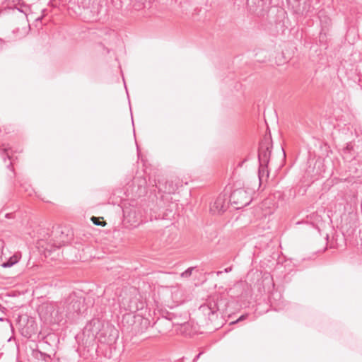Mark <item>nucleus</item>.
<instances>
[{
  "label": "nucleus",
  "mask_w": 362,
  "mask_h": 362,
  "mask_svg": "<svg viewBox=\"0 0 362 362\" xmlns=\"http://www.w3.org/2000/svg\"><path fill=\"white\" fill-rule=\"evenodd\" d=\"M251 200L252 198L250 194L243 188L235 189L230 196V202L234 204L237 209L247 206L251 202Z\"/></svg>",
  "instance_id": "nucleus-1"
},
{
  "label": "nucleus",
  "mask_w": 362,
  "mask_h": 362,
  "mask_svg": "<svg viewBox=\"0 0 362 362\" xmlns=\"http://www.w3.org/2000/svg\"><path fill=\"white\" fill-rule=\"evenodd\" d=\"M272 141L269 136H265L259 143L258 150L259 163L269 164L272 154Z\"/></svg>",
  "instance_id": "nucleus-2"
},
{
  "label": "nucleus",
  "mask_w": 362,
  "mask_h": 362,
  "mask_svg": "<svg viewBox=\"0 0 362 362\" xmlns=\"http://www.w3.org/2000/svg\"><path fill=\"white\" fill-rule=\"evenodd\" d=\"M199 310L211 322L218 319L219 308L217 300L215 299L208 300L205 304L199 307Z\"/></svg>",
  "instance_id": "nucleus-3"
},
{
  "label": "nucleus",
  "mask_w": 362,
  "mask_h": 362,
  "mask_svg": "<svg viewBox=\"0 0 362 362\" xmlns=\"http://www.w3.org/2000/svg\"><path fill=\"white\" fill-rule=\"evenodd\" d=\"M119 336L118 331L113 327H107L100 335V340L110 346L114 344Z\"/></svg>",
  "instance_id": "nucleus-4"
},
{
  "label": "nucleus",
  "mask_w": 362,
  "mask_h": 362,
  "mask_svg": "<svg viewBox=\"0 0 362 362\" xmlns=\"http://www.w3.org/2000/svg\"><path fill=\"white\" fill-rule=\"evenodd\" d=\"M269 4L270 0H247V8L253 13L264 11Z\"/></svg>",
  "instance_id": "nucleus-5"
},
{
  "label": "nucleus",
  "mask_w": 362,
  "mask_h": 362,
  "mask_svg": "<svg viewBox=\"0 0 362 362\" xmlns=\"http://www.w3.org/2000/svg\"><path fill=\"white\" fill-rule=\"evenodd\" d=\"M228 206L226 195H219L211 206L210 211L214 214H221L227 209Z\"/></svg>",
  "instance_id": "nucleus-6"
},
{
  "label": "nucleus",
  "mask_w": 362,
  "mask_h": 362,
  "mask_svg": "<svg viewBox=\"0 0 362 362\" xmlns=\"http://www.w3.org/2000/svg\"><path fill=\"white\" fill-rule=\"evenodd\" d=\"M158 189L163 191L165 193L173 194L178 189V184L175 183L173 180L165 181V182H158Z\"/></svg>",
  "instance_id": "nucleus-7"
},
{
  "label": "nucleus",
  "mask_w": 362,
  "mask_h": 362,
  "mask_svg": "<svg viewBox=\"0 0 362 362\" xmlns=\"http://www.w3.org/2000/svg\"><path fill=\"white\" fill-rule=\"evenodd\" d=\"M268 164L259 163V170H258V177L259 180V183L264 182V180L267 181L269 177V170H268Z\"/></svg>",
  "instance_id": "nucleus-8"
},
{
  "label": "nucleus",
  "mask_w": 362,
  "mask_h": 362,
  "mask_svg": "<svg viewBox=\"0 0 362 362\" xmlns=\"http://www.w3.org/2000/svg\"><path fill=\"white\" fill-rule=\"evenodd\" d=\"M20 257V255L16 253L8 259H6L5 261L2 262L0 265L4 268L11 267L18 262Z\"/></svg>",
  "instance_id": "nucleus-9"
},
{
  "label": "nucleus",
  "mask_w": 362,
  "mask_h": 362,
  "mask_svg": "<svg viewBox=\"0 0 362 362\" xmlns=\"http://www.w3.org/2000/svg\"><path fill=\"white\" fill-rule=\"evenodd\" d=\"M81 301L78 299H73L68 308L70 312L79 313L81 312Z\"/></svg>",
  "instance_id": "nucleus-10"
},
{
  "label": "nucleus",
  "mask_w": 362,
  "mask_h": 362,
  "mask_svg": "<svg viewBox=\"0 0 362 362\" xmlns=\"http://www.w3.org/2000/svg\"><path fill=\"white\" fill-rule=\"evenodd\" d=\"M137 321L139 322L140 325L141 326V329H138L139 332H144L148 327V326L150 325V322L147 318L139 317L138 318Z\"/></svg>",
  "instance_id": "nucleus-11"
},
{
  "label": "nucleus",
  "mask_w": 362,
  "mask_h": 362,
  "mask_svg": "<svg viewBox=\"0 0 362 362\" xmlns=\"http://www.w3.org/2000/svg\"><path fill=\"white\" fill-rule=\"evenodd\" d=\"M34 356L38 358V359H42V361H44L45 362H51L52 361V358L50 357L49 355H47L45 353H42L40 351H36L34 352Z\"/></svg>",
  "instance_id": "nucleus-12"
},
{
  "label": "nucleus",
  "mask_w": 362,
  "mask_h": 362,
  "mask_svg": "<svg viewBox=\"0 0 362 362\" xmlns=\"http://www.w3.org/2000/svg\"><path fill=\"white\" fill-rule=\"evenodd\" d=\"M90 220L92 221L93 224H95V226H104L106 225V223L105 221H100V218H98L95 216H92Z\"/></svg>",
  "instance_id": "nucleus-13"
},
{
  "label": "nucleus",
  "mask_w": 362,
  "mask_h": 362,
  "mask_svg": "<svg viewBox=\"0 0 362 362\" xmlns=\"http://www.w3.org/2000/svg\"><path fill=\"white\" fill-rule=\"evenodd\" d=\"M9 151H10V148H4L2 150H1V155L3 158V159L4 160V161L6 160V158L10 159L11 158V156H10V154H9Z\"/></svg>",
  "instance_id": "nucleus-14"
},
{
  "label": "nucleus",
  "mask_w": 362,
  "mask_h": 362,
  "mask_svg": "<svg viewBox=\"0 0 362 362\" xmlns=\"http://www.w3.org/2000/svg\"><path fill=\"white\" fill-rule=\"evenodd\" d=\"M194 267H189L181 274V276L183 278H189L192 273Z\"/></svg>",
  "instance_id": "nucleus-15"
},
{
  "label": "nucleus",
  "mask_w": 362,
  "mask_h": 362,
  "mask_svg": "<svg viewBox=\"0 0 362 362\" xmlns=\"http://www.w3.org/2000/svg\"><path fill=\"white\" fill-rule=\"evenodd\" d=\"M128 309L131 312H136L139 309V308L136 305H132V302H131V304L129 305Z\"/></svg>",
  "instance_id": "nucleus-16"
},
{
  "label": "nucleus",
  "mask_w": 362,
  "mask_h": 362,
  "mask_svg": "<svg viewBox=\"0 0 362 362\" xmlns=\"http://www.w3.org/2000/svg\"><path fill=\"white\" fill-rule=\"evenodd\" d=\"M4 243L3 240H0V254L2 253V250L4 248Z\"/></svg>",
  "instance_id": "nucleus-17"
},
{
  "label": "nucleus",
  "mask_w": 362,
  "mask_h": 362,
  "mask_svg": "<svg viewBox=\"0 0 362 362\" xmlns=\"http://www.w3.org/2000/svg\"><path fill=\"white\" fill-rule=\"evenodd\" d=\"M231 270H232V267H227V268H226V269H224V272H226V273H228V272H230Z\"/></svg>",
  "instance_id": "nucleus-18"
},
{
  "label": "nucleus",
  "mask_w": 362,
  "mask_h": 362,
  "mask_svg": "<svg viewBox=\"0 0 362 362\" xmlns=\"http://www.w3.org/2000/svg\"><path fill=\"white\" fill-rule=\"evenodd\" d=\"M201 354H202V353L198 354L196 356V357L194 358V361H195V360H197V359L199 358V356H201Z\"/></svg>",
  "instance_id": "nucleus-19"
},
{
  "label": "nucleus",
  "mask_w": 362,
  "mask_h": 362,
  "mask_svg": "<svg viewBox=\"0 0 362 362\" xmlns=\"http://www.w3.org/2000/svg\"><path fill=\"white\" fill-rule=\"evenodd\" d=\"M244 318H245V317L243 315H242L241 317H240V318L237 321L242 320Z\"/></svg>",
  "instance_id": "nucleus-20"
},
{
  "label": "nucleus",
  "mask_w": 362,
  "mask_h": 362,
  "mask_svg": "<svg viewBox=\"0 0 362 362\" xmlns=\"http://www.w3.org/2000/svg\"><path fill=\"white\" fill-rule=\"evenodd\" d=\"M222 273H223V272H222V271H218V272H217V275H220V274H221Z\"/></svg>",
  "instance_id": "nucleus-21"
},
{
  "label": "nucleus",
  "mask_w": 362,
  "mask_h": 362,
  "mask_svg": "<svg viewBox=\"0 0 362 362\" xmlns=\"http://www.w3.org/2000/svg\"><path fill=\"white\" fill-rule=\"evenodd\" d=\"M10 215H11V214H7L6 215V216L7 218H8V217L10 216Z\"/></svg>",
  "instance_id": "nucleus-22"
},
{
  "label": "nucleus",
  "mask_w": 362,
  "mask_h": 362,
  "mask_svg": "<svg viewBox=\"0 0 362 362\" xmlns=\"http://www.w3.org/2000/svg\"><path fill=\"white\" fill-rule=\"evenodd\" d=\"M8 166L10 168L11 166V163H10Z\"/></svg>",
  "instance_id": "nucleus-23"
},
{
  "label": "nucleus",
  "mask_w": 362,
  "mask_h": 362,
  "mask_svg": "<svg viewBox=\"0 0 362 362\" xmlns=\"http://www.w3.org/2000/svg\"><path fill=\"white\" fill-rule=\"evenodd\" d=\"M4 319L2 317H0V321H3Z\"/></svg>",
  "instance_id": "nucleus-24"
},
{
  "label": "nucleus",
  "mask_w": 362,
  "mask_h": 362,
  "mask_svg": "<svg viewBox=\"0 0 362 362\" xmlns=\"http://www.w3.org/2000/svg\"><path fill=\"white\" fill-rule=\"evenodd\" d=\"M361 245H362V238H361Z\"/></svg>",
  "instance_id": "nucleus-25"
}]
</instances>
